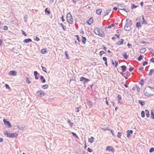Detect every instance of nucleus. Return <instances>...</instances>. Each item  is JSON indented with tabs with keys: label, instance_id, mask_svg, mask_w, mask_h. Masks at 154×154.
Instances as JSON below:
<instances>
[{
	"label": "nucleus",
	"instance_id": "nucleus-1",
	"mask_svg": "<svg viewBox=\"0 0 154 154\" xmlns=\"http://www.w3.org/2000/svg\"><path fill=\"white\" fill-rule=\"evenodd\" d=\"M100 29L98 27H96L94 29V32L95 33L99 36L102 37H104L105 35L103 31H102V33H100Z\"/></svg>",
	"mask_w": 154,
	"mask_h": 154
},
{
	"label": "nucleus",
	"instance_id": "nucleus-2",
	"mask_svg": "<svg viewBox=\"0 0 154 154\" xmlns=\"http://www.w3.org/2000/svg\"><path fill=\"white\" fill-rule=\"evenodd\" d=\"M66 20L68 23L71 24L73 23V18L70 12L67 14Z\"/></svg>",
	"mask_w": 154,
	"mask_h": 154
},
{
	"label": "nucleus",
	"instance_id": "nucleus-3",
	"mask_svg": "<svg viewBox=\"0 0 154 154\" xmlns=\"http://www.w3.org/2000/svg\"><path fill=\"white\" fill-rule=\"evenodd\" d=\"M4 135L8 137L12 138L16 137L18 135L17 134L15 133H10L7 131H4Z\"/></svg>",
	"mask_w": 154,
	"mask_h": 154
},
{
	"label": "nucleus",
	"instance_id": "nucleus-4",
	"mask_svg": "<svg viewBox=\"0 0 154 154\" xmlns=\"http://www.w3.org/2000/svg\"><path fill=\"white\" fill-rule=\"evenodd\" d=\"M3 121L4 124L8 128L11 127L12 126L9 121L7 120V119H3Z\"/></svg>",
	"mask_w": 154,
	"mask_h": 154
},
{
	"label": "nucleus",
	"instance_id": "nucleus-5",
	"mask_svg": "<svg viewBox=\"0 0 154 154\" xmlns=\"http://www.w3.org/2000/svg\"><path fill=\"white\" fill-rule=\"evenodd\" d=\"M37 94H38V96L40 97H42L46 94V93L42 90L38 91L37 92Z\"/></svg>",
	"mask_w": 154,
	"mask_h": 154
},
{
	"label": "nucleus",
	"instance_id": "nucleus-6",
	"mask_svg": "<svg viewBox=\"0 0 154 154\" xmlns=\"http://www.w3.org/2000/svg\"><path fill=\"white\" fill-rule=\"evenodd\" d=\"M90 80L89 79L86 78L83 76L81 77L80 78V81L82 82H84V83L88 82Z\"/></svg>",
	"mask_w": 154,
	"mask_h": 154
},
{
	"label": "nucleus",
	"instance_id": "nucleus-7",
	"mask_svg": "<svg viewBox=\"0 0 154 154\" xmlns=\"http://www.w3.org/2000/svg\"><path fill=\"white\" fill-rule=\"evenodd\" d=\"M106 151H111L114 152L115 151V149L112 146H108L106 147Z\"/></svg>",
	"mask_w": 154,
	"mask_h": 154
},
{
	"label": "nucleus",
	"instance_id": "nucleus-8",
	"mask_svg": "<svg viewBox=\"0 0 154 154\" xmlns=\"http://www.w3.org/2000/svg\"><path fill=\"white\" fill-rule=\"evenodd\" d=\"M99 95V93H98L97 91L95 89L94 91L92 89V92L91 94V95L94 96V97L96 98V96L97 94Z\"/></svg>",
	"mask_w": 154,
	"mask_h": 154
},
{
	"label": "nucleus",
	"instance_id": "nucleus-9",
	"mask_svg": "<svg viewBox=\"0 0 154 154\" xmlns=\"http://www.w3.org/2000/svg\"><path fill=\"white\" fill-rule=\"evenodd\" d=\"M8 75H10L16 76L17 75V72L15 70H11L8 73Z\"/></svg>",
	"mask_w": 154,
	"mask_h": 154
},
{
	"label": "nucleus",
	"instance_id": "nucleus-10",
	"mask_svg": "<svg viewBox=\"0 0 154 154\" xmlns=\"http://www.w3.org/2000/svg\"><path fill=\"white\" fill-rule=\"evenodd\" d=\"M130 25H126V23L124 27V29L127 31H129L131 29Z\"/></svg>",
	"mask_w": 154,
	"mask_h": 154
},
{
	"label": "nucleus",
	"instance_id": "nucleus-11",
	"mask_svg": "<svg viewBox=\"0 0 154 154\" xmlns=\"http://www.w3.org/2000/svg\"><path fill=\"white\" fill-rule=\"evenodd\" d=\"M117 6L119 9L122 10V9L123 8H125V7H126L125 5L123 4H119L117 5Z\"/></svg>",
	"mask_w": 154,
	"mask_h": 154
},
{
	"label": "nucleus",
	"instance_id": "nucleus-12",
	"mask_svg": "<svg viewBox=\"0 0 154 154\" xmlns=\"http://www.w3.org/2000/svg\"><path fill=\"white\" fill-rule=\"evenodd\" d=\"M93 19L92 17H91L87 21L86 23L89 25H91L93 23Z\"/></svg>",
	"mask_w": 154,
	"mask_h": 154
},
{
	"label": "nucleus",
	"instance_id": "nucleus-13",
	"mask_svg": "<svg viewBox=\"0 0 154 154\" xmlns=\"http://www.w3.org/2000/svg\"><path fill=\"white\" fill-rule=\"evenodd\" d=\"M126 132H127V137H129L131 136V135H130V134H132L133 133V131L132 130H128Z\"/></svg>",
	"mask_w": 154,
	"mask_h": 154
},
{
	"label": "nucleus",
	"instance_id": "nucleus-14",
	"mask_svg": "<svg viewBox=\"0 0 154 154\" xmlns=\"http://www.w3.org/2000/svg\"><path fill=\"white\" fill-rule=\"evenodd\" d=\"M143 93L144 95L146 96L149 97L153 95V94H150L148 93L146 91V88L144 89Z\"/></svg>",
	"mask_w": 154,
	"mask_h": 154
},
{
	"label": "nucleus",
	"instance_id": "nucleus-15",
	"mask_svg": "<svg viewBox=\"0 0 154 154\" xmlns=\"http://www.w3.org/2000/svg\"><path fill=\"white\" fill-rule=\"evenodd\" d=\"M124 40L123 39L121 38L120 39V41H118L117 43L116 44L117 45H121L123 44Z\"/></svg>",
	"mask_w": 154,
	"mask_h": 154
},
{
	"label": "nucleus",
	"instance_id": "nucleus-16",
	"mask_svg": "<svg viewBox=\"0 0 154 154\" xmlns=\"http://www.w3.org/2000/svg\"><path fill=\"white\" fill-rule=\"evenodd\" d=\"M32 42V40L30 38H26L25 39L23 42L25 43H28Z\"/></svg>",
	"mask_w": 154,
	"mask_h": 154
},
{
	"label": "nucleus",
	"instance_id": "nucleus-17",
	"mask_svg": "<svg viewBox=\"0 0 154 154\" xmlns=\"http://www.w3.org/2000/svg\"><path fill=\"white\" fill-rule=\"evenodd\" d=\"M117 97L118 99V101L119 103H120L121 104H122V101H120V100L122 99V97L120 95L118 94L117 96Z\"/></svg>",
	"mask_w": 154,
	"mask_h": 154
},
{
	"label": "nucleus",
	"instance_id": "nucleus-18",
	"mask_svg": "<svg viewBox=\"0 0 154 154\" xmlns=\"http://www.w3.org/2000/svg\"><path fill=\"white\" fill-rule=\"evenodd\" d=\"M126 25L128 24L131 25L132 23V21L131 20H130L128 19H127L126 20Z\"/></svg>",
	"mask_w": 154,
	"mask_h": 154
},
{
	"label": "nucleus",
	"instance_id": "nucleus-19",
	"mask_svg": "<svg viewBox=\"0 0 154 154\" xmlns=\"http://www.w3.org/2000/svg\"><path fill=\"white\" fill-rule=\"evenodd\" d=\"M122 72H125L127 69V67L125 65H123L121 66Z\"/></svg>",
	"mask_w": 154,
	"mask_h": 154
},
{
	"label": "nucleus",
	"instance_id": "nucleus-20",
	"mask_svg": "<svg viewBox=\"0 0 154 154\" xmlns=\"http://www.w3.org/2000/svg\"><path fill=\"white\" fill-rule=\"evenodd\" d=\"M47 48H45L42 49L41 51V53L42 54H45L47 53Z\"/></svg>",
	"mask_w": 154,
	"mask_h": 154
},
{
	"label": "nucleus",
	"instance_id": "nucleus-21",
	"mask_svg": "<svg viewBox=\"0 0 154 154\" xmlns=\"http://www.w3.org/2000/svg\"><path fill=\"white\" fill-rule=\"evenodd\" d=\"M136 26L138 29H139L140 28H141L142 27V26L141 25L140 22H137L136 24Z\"/></svg>",
	"mask_w": 154,
	"mask_h": 154
},
{
	"label": "nucleus",
	"instance_id": "nucleus-22",
	"mask_svg": "<svg viewBox=\"0 0 154 154\" xmlns=\"http://www.w3.org/2000/svg\"><path fill=\"white\" fill-rule=\"evenodd\" d=\"M94 137H91L90 138H89L88 139V141L90 143H92L94 142Z\"/></svg>",
	"mask_w": 154,
	"mask_h": 154
},
{
	"label": "nucleus",
	"instance_id": "nucleus-23",
	"mask_svg": "<svg viewBox=\"0 0 154 154\" xmlns=\"http://www.w3.org/2000/svg\"><path fill=\"white\" fill-rule=\"evenodd\" d=\"M40 79L42 80V83H44L46 82L45 79L44 78L43 76L41 75L40 76Z\"/></svg>",
	"mask_w": 154,
	"mask_h": 154
},
{
	"label": "nucleus",
	"instance_id": "nucleus-24",
	"mask_svg": "<svg viewBox=\"0 0 154 154\" xmlns=\"http://www.w3.org/2000/svg\"><path fill=\"white\" fill-rule=\"evenodd\" d=\"M142 19L143 20L142 22V24H147V23L146 21L145 20L143 15H142Z\"/></svg>",
	"mask_w": 154,
	"mask_h": 154
},
{
	"label": "nucleus",
	"instance_id": "nucleus-25",
	"mask_svg": "<svg viewBox=\"0 0 154 154\" xmlns=\"http://www.w3.org/2000/svg\"><path fill=\"white\" fill-rule=\"evenodd\" d=\"M138 102L142 106H143L145 104L144 102L140 100H138Z\"/></svg>",
	"mask_w": 154,
	"mask_h": 154
},
{
	"label": "nucleus",
	"instance_id": "nucleus-26",
	"mask_svg": "<svg viewBox=\"0 0 154 154\" xmlns=\"http://www.w3.org/2000/svg\"><path fill=\"white\" fill-rule=\"evenodd\" d=\"M86 101L87 102L88 104L89 105L90 107H92V102L88 100H87Z\"/></svg>",
	"mask_w": 154,
	"mask_h": 154
},
{
	"label": "nucleus",
	"instance_id": "nucleus-27",
	"mask_svg": "<svg viewBox=\"0 0 154 154\" xmlns=\"http://www.w3.org/2000/svg\"><path fill=\"white\" fill-rule=\"evenodd\" d=\"M48 86H49L48 85V84H46L42 85L41 86V87L42 88L44 89H45L48 88Z\"/></svg>",
	"mask_w": 154,
	"mask_h": 154
},
{
	"label": "nucleus",
	"instance_id": "nucleus-28",
	"mask_svg": "<svg viewBox=\"0 0 154 154\" xmlns=\"http://www.w3.org/2000/svg\"><path fill=\"white\" fill-rule=\"evenodd\" d=\"M82 43L84 44H85L87 41L86 38L85 37L83 36H82Z\"/></svg>",
	"mask_w": 154,
	"mask_h": 154
},
{
	"label": "nucleus",
	"instance_id": "nucleus-29",
	"mask_svg": "<svg viewBox=\"0 0 154 154\" xmlns=\"http://www.w3.org/2000/svg\"><path fill=\"white\" fill-rule=\"evenodd\" d=\"M110 128L109 126L107 127L106 128H102L101 129L104 130V131H106L107 130L109 131Z\"/></svg>",
	"mask_w": 154,
	"mask_h": 154
},
{
	"label": "nucleus",
	"instance_id": "nucleus-30",
	"mask_svg": "<svg viewBox=\"0 0 154 154\" xmlns=\"http://www.w3.org/2000/svg\"><path fill=\"white\" fill-rule=\"evenodd\" d=\"M146 51V49L145 48H142L140 50V52L141 53H144Z\"/></svg>",
	"mask_w": 154,
	"mask_h": 154
},
{
	"label": "nucleus",
	"instance_id": "nucleus-31",
	"mask_svg": "<svg viewBox=\"0 0 154 154\" xmlns=\"http://www.w3.org/2000/svg\"><path fill=\"white\" fill-rule=\"evenodd\" d=\"M151 118L152 119H154V110L153 109L151 111Z\"/></svg>",
	"mask_w": 154,
	"mask_h": 154
},
{
	"label": "nucleus",
	"instance_id": "nucleus-32",
	"mask_svg": "<svg viewBox=\"0 0 154 154\" xmlns=\"http://www.w3.org/2000/svg\"><path fill=\"white\" fill-rule=\"evenodd\" d=\"M102 11L101 9H98L96 10V13L98 15L101 14Z\"/></svg>",
	"mask_w": 154,
	"mask_h": 154
},
{
	"label": "nucleus",
	"instance_id": "nucleus-33",
	"mask_svg": "<svg viewBox=\"0 0 154 154\" xmlns=\"http://www.w3.org/2000/svg\"><path fill=\"white\" fill-rule=\"evenodd\" d=\"M146 115L147 117L148 118L149 116V112L147 109L145 110Z\"/></svg>",
	"mask_w": 154,
	"mask_h": 154
},
{
	"label": "nucleus",
	"instance_id": "nucleus-34",
	"mask_svg": "<svg viewBox=\"0 0 154 154\" xmlns=\"http://www.w3.org/2000/svg\"><path fill=\"white\" fill-rule=\"evenodd\" d=\"M126 76H125L124 77L125 79H127L128 78V77L130 75V73H129V72H126Z\"/></svg>",
	"mask_w": 154,
	"mask_h": 154
},
{
	"label": "nucleus",
	"instance_id": "nucleus-35",
	"mask_svg": "<svg viewBox=\"0 0 154 154\" xmlns=\"http://www.w3.org/2000/svg\"><path fill=\"white\" fill-rule=\"evenodd\" d=\"M123 56L124 57V58L125 59H127L128 57V55H127V54L126 52H125Z\"/></svg>",
	"mask_w": 154,
	"mask_h": 154
},
{
	"label": "nucleus",
	"instance_id": "nucleus-36",
	"mask_svg": "<svg viewBox=\"0 0 154 154\" xmlns=\"http://www.w3.org/2000/svg\"><path fill=\"white\" fill-rule=\"evenodd\" d=\"M45 13H47L48 14H50V10H48V8H46L45 10Z\"/></svg>",
	"mask_w": 154,
	"mask_h": 154
},
{
	"label": "nucleus",
	"instance_id": "nucleus-37",
	"mask_svg": "<svg viewBox=\"0 0 154 154\" xmlns=\"http://www.w3.org/2000/svg\"><path fill=\"white\" fill-rule=\"evenodd\" d=\"M65 54L66 56V59H69V53L67 51H66L65 53Z\"/></svg>",
	"mask_w": 154,
	"mask_h": 154
},
{
	"label": "nucleus",
	"instance_id": "nucleus-38",
	"mask_svg": "<svg viewBox=\"0 0 154 154\" xmlns=\"http://www.w3.org/2000/svg\"><path fill=\"white\" fill-rule=\"evenodd\" d=\"M27 14H25L23 17L24 21L25 23H26L27 22Z\"/></svg>",
	"mask_w": 154,
	"mask_h": 154
},
{
	"label": "nucleus",
	"instance_id": "nucleus-39",
	"mask_svg": "<svg viewBox=\"0 0 154 154\" xmlns=\"http://www.w3.org/2000/svg\"><path fill=\"white\" fill-rule=\"evenodd\" d=\"M26 82L28 84H29L31 83V82L29 80V78L26 77Z\"/></svg>",
	"mask_w": 154,
	"mask_h": 154
},
{
	"label": "nucleus",
	"instance_id": "nucleus-40",
	"mask_svg": "<svg viewBox=\"0 0 154 154\" xmlns=\"http://www.w3.org/2000/svg\"><path fill=\"white\" fill-rule=\"evenodd\" d=\"M144 80L143 79H142L140 81V84L141 86H143L144 84Z\"/></svg>",
	"mask_w": 154,
	"mask_h": 154
},
{
	"label": "nucleus",
	"instance_id": "nucleus-41",
	"mask_svg": "<svg viewBox=\"0 0 154 154\" xmlns=\"http://www.w3.org/2000/svg\"><path fill=\"white\" fill-rule=\"evenodd\" d=\"M141 116L142 118H144L145 116V112L144 111H142L141 112Z\"/></svg>",
	"mask_w": 154,
	"mask_h": 154
},
{
	"label": "nucleus",
	"instance_id": "nucleus-42",
	"mask_svg": "<svg viewBox=\"0 0 154 154\" xmlns=\"http://www.w3.org/2000/svg\"><path fill=\"white\" fill-rule=\"evenodd\" d=\"M154 72V69H151L150 70L148 75L150 76L152 75L153 72Z\"/></svg>",
	"mask_w": 154,
	"mask_h": 154
},
{
	"label": "nucleus",
	"instance_id": "nucleus-43",
	"mask_svg": "<svg viewBox=\"0 0 154 154\" xmlns=\"http://www.w3.org/2000/svg\"><path fill=\"white\" fill-rule=\"evenodd\" d=\"M60 26H61L62 27V28L63 30L64 31H66V29L65 28V26L62 23H61L60 24Z\"/></svg>",
	"mask_w": 154,
	"mask_h": 154
},
{
	"label": "nucleus",
	"instance_id": "nucleus-44",
	"mask_svg": "<svg viewBox=\"0 0 154 154\" xmlns=\"http://www.w3.org/2000/svg\"><path fill=\"white\" fill-rule=\"evenodd\" d=\"M122 133L120 132H118V133L117 137L118 138H120L122 136Z\"/></svg>",
	"mask_w": 154,
	"mask_h": 154
},
{
	"label": "nucleus",
	"instance_id": "nucleus-45",
	"mask_svg": "<svg viewBox=\"0 0 154 154\" xmlns=\"http://www.w3.org/2000/svg\"><path fill=\"white\" fill-rule=\"evenodd\" d=\"M72 135L75 137H77V139H79V138L77 136V135L76 134V133L74 132H72Z\"/></svg>",
	"mask_w": 154,
	"mask_h": 154
},
{
	"label": "nucleus",
	"instance_id": "nucleus-46",
	"mask_svg": "<svg viewBox=\"0 0 154 154\" xmlns=\"http://www.w3.org/2000/svg\"><path fill=\"white\" fill-rule=\"evenodd\" d=\"M138 7V6H136L134 5V4H132V6L131 7V9H133L134 8H136Z\"/></svg>",
	"mask_w": 154,
	"mask_h": 154
},
{
	"label": "nucleus",
	"instance_id": "nucleus-47",
	"mask_svg": "<svg viewBox=\"0 0 154 154\" xmlns=\"http://www.w3.org/2000/svg\"><path fill=\"white\" fill-rule=\"evenodd\" d=\"M143 58L142 56L141 55H140L137 58V60L138 61H140Z\"/></svg>",
	"mask_w": 154,
	"mask_h": 154
},
{
	"label": "nucleus",
	"instance_id": "nucleus-48",
	"mask_svg": "<svg viewBox=\"0 0 154 154\" xmlns=\"http://www.w3.org/2000/svg\"><path fill=\"white\" fill-rule=\"evenodd\" d=\"M122 9V10L124 11H125L126 12L128 13L129 12L130 10L128 8H123Z\"/></svg>",
	"mask_w": 154,
	"mask_h": 154
},
{
	"label": "nucleus",
	"instance_id": "nucleus-49",
	"mask_svg": "<svg viewBox=\"0 0 154 154\" xmlns=\"http://www.w3.org/2000/svg\"><path fill=\"white\" fill-rule=\"evenodd\" d=\"M41 67L42 68V70L44 72L46 73L47 72L46 71V69L45 67H43L42 66V65Z\"/></svg>",
	"mask_w": 154,
	"mask_h": 154
},
{
	"label": "nucleus",
	"instance_id": "nucleus-50",
	"mask_svg": "<svg viewBox=\"0 0 154 154\" xmlns=\"http://www.w3.org/2000/svg\"><path fill=\"white\" fill-rule=\"evenodd\" d=\"M136 87L137 88V92L138 93H140V89L139 86L138 85H136Z\"/></svg>",
	"mask_w": 154,
	"mask_h": 154
},
{
	"label": "nucleus",
	"instance_id": "nucleus-51",
	"mask_svg": "<svg viewBox=\"0 0 154 154\" xmlns=\"http://www.w3.org/2000/svg\"><path fill=\"white\" fill-rule=\"evenodd\" d=\"M106 53L103 51H100L99 54L100 56H101L103 54H105Z\"/></svg>",
	"mask_w": 154,
	"mask_h": 154
},
{
	"label": "nucleus",
	"instance_id": "nucleus-52",
	"mask_svg": "<svg viewBox=\"0 0 154 154\" xmlns=\"http://www.w3.org/2000/svg\"><path fill=\"white\" fill-rule=\"evenodd\" d=\"M140 43H143V44H148L149 43V42L145 41H142L140 42Z\"/></svg>",
	"mask_w": 154,
	"mask_h": 154
},
{
	"label": "nucleus",
	"instance_id": "nucleus-53",
	"mask_svg": "<svg viewBox=\"0 0 154 154\" xmlns=\"http://www.w3.org/2000/svg\"><path fill=\"white\" fill-rule=\"evenodd\" d=\"M115 66L114 67V68H116L117 66H118V62L117 60H115Z\"/></svg>",
	"mask_w": 154,
	"mask_h": 154
},
{
	"label": "nucleus",
	"instance_id": "nucleus-54",
	"mask_svg": "<svg viewBox=\"0 0 154 154\" xmlns=\"http://www.w3.org/2000/svg\"><path fill=\"white\" fill-rule=\"evenodd\" d=\"M154 151V148L153 147H151L150 148L149 150V152L151 153Z\"/></svg>",
	"mask_w": 154,
	"mask_h": 154
},
{
	"label": "nucleus",
	"instance_id": "nucleus-55",
	"mask_svg": "<svg viewBox=\"0 0 154 154\" xmlns=\"http://www.w3.org/2000/svg\"><path fill=\"white\" fill-rule=\"evenodd\" d=\"M3 29L5 30H7L8 29V27L7 26H3Z\"/></svg>",
	"mask_w": 154,
	"mask_h": 154
},
{
	"label": "nucleus",
	"instance_id": "nucleus-56",
	"mask_svg": "<svg viewBox=\"0 0 154 154\" xmlns=\"http://www.w3.org/2000/svg\"><path fill=\"white\" fill-rule=\"evenodd\" d=\"M5 86L6 88L8 89H11V88L9 85L7 84H5Z\"/></svg>",
	"mask_w": 154,
	"mask_h": 154
},
{
	"label": "nucleus",
	"instance_id": "nucleus-57",
	"mask_svg": "<svg viewBox=\"0 0 154 154\" xmlns=\"http://www.w3.org/2000/svg\"><path fill=\"white\" fill-rule=\"evenodd\" d=\"M148 62L147 61H145L143 62L142 65L143 66H145L147 64Z\"/></svg>",
	"mask_w": 154,
	"mask_h": 154
},
{
	"label": "nucleus",
	"instance_id": "nucleus-58",
	"mask_svg": "<svg viewBox=\"0 0 154 154\" xmlns=\"http://www.w3.org/2000/svg\"><path fill=\"white\" fill-rule=\"evenodd\" d=\"M40 40L39 38L37 36H36L35 38H34V40L37 41H38Z\"/></svg>",
	"mask_w": 154,
	"mask_h": 154
},
{
	"label": "nucleus",
	"instance_id": "nucleus-59",
	"mask_svg": "<svg viewBox=\"0 0 154 154\" xmlns=\"http://www.w3.org/2000/svg\"><path fill=\"white\" fill-rule=\"evenodd\" d=\"M134 69V67H131L129 69V70L130 72H132V71H133Z\"/></svg>",
	"mask_w": 154,
	"mask_h": 154
},
{
	"label": "nucleus",
	"instance_id": "nucleus-60",
	"mask_svg": "<svg viewBox=\"0 0 154 154\" xmlns=\"http://www.w3.org/2000/svg\"><path fill=\"white\" fill-rule=\"evenodd\" d=\"M22 32V34L23 35H24L25 36H26L27 35V34H26L25 32L23 30H21Z\"/></svg>",
	"mask_w": 154,
	"mask_h": 154
},
{
	"label": "nucleus",
	"instance_id": "nucleus-61",
	"mask_svg": "<svg viewBox=\"0 0 154 154\" xmlns=\"http://www.w3.org/2000/svg\"><path fill=\"white\" fill-rule=\"evenodd\" d=\"M150 61L154 63V57L151 58L150 60Z\"/></svg>",
	"mask_w": 154,
	"mask_h": 154
},
{
	"label": "nucleus",
	"instance_id": "nucleus-62",
	"mask_svg": "<svg viewBox=\"0 0 154 154\" xmlns=\"http://www.w3.org/2000/svg\"><path fill=\"white\" fill-rule=\"evenodd\" d=\"M75 77H72L70 79V81H75Z\"/></svg>",
	"mask_w": 154,
	"mask_h": 154
},
{
	"label": "nucleus",
	"instance_id": "nucleus-63",
	"mask_svg": "<svg viewBox=\"0 0 154 154\" xmlns=\"http://www.w3.org/2000/svg\"><path fill=\"white\" fill-rule=\"evenodd\" d=\"M88 151L89 152H92V150L89 148H88Z\"/></svg>",
	"mask_w": 154,
	"mask_h": 154
},
{
	"label": "nucleus",
	"instance_id": "nucleus-64",
	"mask_svg": "<svg viewBox=\"0 0 154 154\" xmlns=\"http://www.w3.org/2000/svg\"><path fill=\"white\" fill-rule=\"evenodd\" d=\"M61 19L63 22H64L65 21V20L64 19V16L63 15L62 16Z\"/></svg>",
	"mask_w": 154,
	"mask_h": 154
}]
</instances>
